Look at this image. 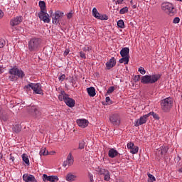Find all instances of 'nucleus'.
I'll return each instance as SVG.
<instances>
[{"instance_id":"16","label":"nucleus","mask_w":182,"mask_h":182,"mask_svg":"<svg viewBox=\"0 0 182 182\" xmlns=\"http://www.w3.org/2000/svg\"><path fill=\"white\" fill-rule=\"evenodd\" d=\"M77 124H78L79 127H82V129H85V127H87L89 124V121L86 119H77Z\"/></svg>"},{"instance_id":"11","label":"nucleus","mask_w":182,"mask_h":182,"mask_svg":"<svg viewBox=\"0 0 182 182\" xmlns=\"http://www.w3.org/2000/svg\"><path fill=\"white\" fill-rule=\"evenodd\" d=\"M43 181L44 182H56L59 181V178L56 176H48L46 174L43 175Z\"/></svg>"},{"instance_id":"34","label":"nucleus","mask_w":182,"mask_h":182,"mask_svg":"<svg viewBox=\"0 0 182 182\" xmlns=\"http://www.w3.org/2000/svg\"><path fill=\"white\" fill-rule=\"evenodd\" d=\"M117 26L123 29L124 28V21L123 20H119L117 21Z\"/></svg>"},{"instance_id":"18","label":"nucleus","mask_w":182,"mask_h":182,"mask_svg":"<svg viewBox=\"0 0 182 182\" xmlns=\"http://www.w3.org/2000/svg\"><path fill=\"white\" fill-rule=\"evenodd\" d=\"M116 66V59L112 58L108 62L106 63V67L107 69H112V68Z\"/></svg>"},{"instance_id":"20","label":"nucleus","mask_w":182,"mask_h":182,"mask_svg":"<svg viewBox=\"0 0 182 182\" xmlns=\"http://www.w3.org/2000/svg\"><path fill=\"white\" fill-rule=\"evenodd\" d=\"M129 52H130V50L129 49V48H124L121 50L120 55L122 57L129 58Z\"/></svg>"},{"instance_id":"10","label":"nucleus","mask_w":182,"mask_h":182,"mask_svg":"<svg viewBox=\"0 0 182 182\" xmlns=\"http://www.w3.org/2000/svg\"><path fill=\"white\" fill-rule=\"evenodd\" d=\"M109 122L114 126H119L120 124V117L118 114H112L109 117Z\"/></svg>"},{"instance_id":"5","label":"nucleus","mask_w":182,"mask_h":182,"mask_svg":"<svg viewBox=\"0 0 182 182\" xmlns=\"http://www.w3.org/2000/svg\"><path fill=\"white\" fill-rule=\"evenodd\" d=\"M162 11L169 14H174V6L170 2H164L161 4Z\"/></svg>"},{"instance_id":"30","label":"nucleus","mask_w":182,"mask_h":182,"mask_svg":"<svg viewBox=\"0 0 182 182\" xmlns=\"http://www.w3.org/2000/svg\"><path fill=\"white\" fill-rule=\"evenodd\" d=\"M128 12H129V8L127 6H125V7L122 8L119 11L120 15H124V14H127Z\"/></svg>"},{"instance_id":"49","label":"nucleus","mask_w":182,"mask_h":182,"mask_svg":"<svg viewBox=\"0 0 182 182\" xmlns=\"http://www.w3.org/2000/svg\"><path fill=\"white\" fill-rule=\"evenodd\" d=\"M89 49H90V48L89 46H85V47H84L83 50H85L86 52V51L89 50Z\"/></svg>"},{"instance_id":"53","label":"nucleus","mask_w":182,"mask_h":182,"mask_svg":"<svg viewBox=\"0 0 182 182\" xmlns=\"http://www.w3.org/2000/svg\"><path fill=\"white\" fill-rule=\"evenodd\" d=\"M4 16V12H2V10H0V18H2Z\"/></svg>"},{"instance_id":"3","label":"nucleus","mask_w":182,"mask_h":182,"mask_svg":"<svg viewBox=\"0 0 182 182\" xmlns=\"http://www.w3.org/2000/svg\"><path fill=\"white\" fill-rule=\"evenodd\" d=\"M25 87L26 89H29L31 87L36 95H43V90H42V85L41 83H29L26 85Z\"/></svg>"},{"instance_id":"58","label":"nucleus","mask_w":182,"mask_h":182,"mask_svg":"<svg viewBox=\"0 0 182 182\" xmlns=\"http://www.w3.org/2000/svg\"><path fill=\"white\" fill-rule=\"evenodd\" d=\"M154 181H149L148 182H153Z\"/></svg>"},{"instance_id":"26","label":"nucleus","mask_w":182,"mask_h":182,"mask_svg":"<svg viewBox=\"0 0 182 182\" xmlns=\"http://www.w3.org/2000/svg\"><path fill=\"white\" fill-rule=\"evenodd\" d=\"M105 181H109L110 180V173L109 171L104 170L102 173Z\"/></svg>"},{"instance_id":"29","label":"nucleus","mask_w":182,"mask_h":182,"mask_svg":"<svg viewBox=\"0 0 182 182\" xmlns=\"http://www.w3.org/2000/svg\"><path fill=\"white\" fill-rule=\"evenodd\" d=\"M129 57H122L119 59V63H124V65H127V63H129Z\"/></svg>"},{"instance_id":"15","label":"nucleus","mask_w":182,"mask_h":182,"mask_svg":"<svg viewBox=\"0 0 182 182\" xmlns=\"http://www.w3.org/2000/svg\"><path fill=\"white\" fill-rule=\"evenodd\" d=\"M21 22H22V16H16L11 20L10 25L11 26H16V25H19Z\"/></svg>"},{"instance_id":"56","label":"nucleus","mask_w":182,"mask_h":182,"mask_svg":"<svg viewBox=\"0 0 182 182\" xmlns=\"http://www.w3.org/2000/svg\"><path fill=\"white\" fill-rule=\"evenodd\" d=\"M176 1H178L179 2H182V0H176Z\"/></svg>"},{"instance_id":"17","label":"nucleus","mask_w":182,"mask_h":182,"mask_svg":"<svg viewBox=\"0 0 182 182\" xmlns=\"http://www.w3.org/2000/svg\"><path fill=\"white\" fill-rule=\"evenodd\" d=\"M65 105H67V106H68V107H75V100L69 97V95L67 97V99H65V100L64 101Z\"/></svg>"},{"instance_id":"54","label":"nucleus","mask_w":182,"mask_h":182,"mask_svg":"<svg viewBox=\"0 0 182 182\" xmlns=\"http://www.w3.org/2000/svg\"><path fill=\"white\" fill-rule=\"evenodd\" d=\"M4 73V68L0 66V74Z\"/></svg>"},{"instance_id":"45","label":"nucleus","mask_w":182,"mask_h":182,"mask_svg":"<svg viewBox=\"0 0 182 182\" xmlns=\"http://www.w3.org/2000/svg\"><path fill=\"white\" fill-rule=\"evenodd\" d=\"M80 58H82L83 59H86V54H85L83 52L80 53Z\"/></svg>"},{"instance_id":"7","label":"nucleus","mask_w":182,"mask_h":182,"mask_svg":"<svg viewBox=\"0 0 182 182\" xmlns=\"http://www.w3.org/2000/svg\"><path fill=\"white\" fill-rule=\"evenodd\" d=\"M63 15H65V13L60 11H55L52 16L53 23L58 25V23H59V21H60V18H63Z\"/></svg>"},{"instance_id":"40","label":"nucleus","mask_w":182,"mask_h":182,"mask_svg":"<svg viewBox=\"0 0 182 182\" xmlns=\"http://www.w3.org/2000/svg\"><path fill=\"white\" fill-rule=\"evenodd\" d=\"M113 92H114V87H110L107 90V95H110V93H113Z\"/></svg>"},{"instance_id":"12","label":"nucleus","mask_w":182,"mask_h":182,"mask_svg":"<svg viewBox=\"0 0 182 182\" xmlns=\"http://www.w3.org/2000/svg\"><path fill=\"white\" fill-rule=\"evenodd\" d=\"M75 160L73 159V156H72V153H70L66 159V161L63 162V167H68L70 166H73Z\"/></svg>"},{"instance_id":"31","label":"nucleus","mask_w":182,"mask_h":182,"mask_svg":"<svg viewBox=\"0 0 182 182\" xmlns=\"http://www.w3.org/2000/svg\"><path fill=\"white\" fill-rule=\"evenodd\" d=\"M130 153H132V154H137V153H139V146H134L132 148L130 149Z\"/></svg>"},{"instance_id":"48","label":"nucleus","mask_w":182,"mask_h":182,"mask_svg":"<svg viewBox=\"0 0 182 182\" xmlns=\"http://www.w3.org/2000/svg\"><path fill=\"white\" fill-rule=\"evenodd\" d=\"M123 1H124V0H117V1H116V5H117V4H123Z\"/></svg>"},{"instance_id":"23","label":"nucleus","mask_w":182,"mask_h":182,"mask_svg":"<svg viewBox=\"0 0 182 182\" xmlns=\"http://www.w3.org/2000/svg\"><path fill=\"white\" fill-rule=\"evenodd\" d=\"M65 179L67 181H70V182L75 181V180H76V175H74L72 173H69L65 176Z\"/></svg>"},{"instance_id":"55","label":"nucleus","mask_w":182,"mask_h":182,"mask_svg":"<svg viewBox=\"0 0 182 182\" xmlns=\"http://www.w3.org/2000/svg\"><path fill=\"white\" fill-rule=\"evenodd\" d=\"M49 14H50V15L52 16V14H53V11L50 10V11H49Z\"/></svg>"},{"instance_id":"14","label":"nucleus","mask_w":182,"mask_h":182,"mask_svg":"<svg viewBox=\"0 0 182 182\" xmlns=\"http://www.w3.org/2000/svg\"><path fill=\"white\" fill-rule=\"evenodd\" d=\"M23 180L25 182H38L33 175L25 173L23 175Z\"/></svg>"},{"instance_id":"22","label":"nucleus","mask_w":182,"mask_h":182,"mask_svg":"<svg viewBox=\"0 0 182 182\" xmlns=\"http://www.w3.org/2000/svg\"><path fill=\"white\" fill-rule=\"evenodd\" d=\"M87 92L91 97H95V96H96V90L93 87L87 88Z\"/></svg>"},{"instance_id":"36","label":"nucleus","mask_w":182,"mask_h":182,"mask_svg":"<svg viewBox=\"0 0 182 182\" xmlns=\"http://www.w3.org/2000/svg\"><path fill=\"white\" fill-rule=\"evenodd\" d=\"M138 72H139L141 75H146V70H144V68L143 67H139L138 68Z\"/></svg>"},{"instance_id":"25","label":"nucleus","mask_w":182,"mask_h":182,"mask_svg":"<svg viewBox=\"0 0 182 182\" xmlns=\"http://www.w3.org/2000/svg\"><path fill=\"white\" fill-rule=\"evenodd\" d=\"M167 151H168V148H167L166 146H162L159 149L158 154L159 156H163L164 154H166Z\"/></svg>"},{"instance_id":"38","label":"nucleus","mask_w":182,"mask_h":182,"mask_svg":"<svg viewBox=\"0 0 182 182\" xmlns=\"http://www.w3.org/2000/svg\"><path fill=\"white\" fill-rule=\"evenodd\" d=\"M148 177L149 178V181H156V177H154L151 173H148Z\"/></svg>"},{"instance_id":"19","label":"nucleus","mask_w":182,"mask_h":182,"mask_svg":"<svg viewBox=\"0 0 182 182\" xmlns=\"http://www.w3.org/2000/svg\"><path fill=\"white\" fill-rule=\"evenodd\" d=\"M108 156L111 159H114L117 156H119V152L114 149H110L108 152Z\"/></svg>"},{"instance_id":"28","label":"nucleus","mask_w":182,"mask_h":182,"mask_svg":"<svg viewBox=\"0 0 182 182\" xmlns=\"http://www.w3.org/2000/svg\"><path fill=\"white\" fill-rule=\"evenodd\" d=\"M21 157H22L23 161H24V163H26V164L27 166H29L30 162H29V158H28V154H23L21 155Z\"/></svg>"},{"instance_id":"59","label":"nucleus","mask_w":182,"mask_h":182,"mask_svg":"<svg viewBox=\"0 0 182 182\" xmlns=\"http://www.w3.org/2000/svg\"><path fill=\"white\" fill-rule=\"evenodd\" d=\"M10 80H13L12 78H11V77H10Z\"/></svg>"},{"instance_id":"33","label":"nucleus","mask_w":182,"mask_h":182,"mask_svg":"<svg viewBox=\"0 0 182 182\" xmlns=\"http://www.w3.org/2000/svg\"><path fill=\"white\" fill-rule=\"evenodd\" d=\"M48 151H46V148H43L40 151V156H48Z\"/></svg>"},{"instance_id":"51","label":"nucleus","mask_w":182,"mask_h":182,"mask_svg":"<svg viewBox=\"0 0 182 182\" xmlns=\"http://www.w3.org/2000/svg\"><path fill=\"white\" fill-rule=\"evenodd\" d=\"M106 102H107V103H109V102H110V97H106Z\"/></svg>"},{"instance_id":"9","label":"nucleus","mask_w":182,"mask_h":182,"mask_svg":"<svg viewBox=\"0 0 182 182\" xmlns=\"http://www.w3.org/2000/svg\"><path fill=\"white\" fill-rule=\"evenodd\" d=\"M92 15L97 19H100L101 21H107L108 19L107 16L100 14L95 7L92 9Z\"/></svg>"},{"instance_id":"32","label":"nucleus","mask_w":182,"mask_h":182,"mask_svg":"<svg viewBox=\"0 0 182 182\" xmlns=\"http://www.w3.org/2000/svg\"><path fill=\"white\" fill-rule=\"evenodd\" d=\"M146 115H148V117L149 116H153L154 119H156V120H159V115L156 113H154V112H149L148 114H146Z\"/></svg>"},{"instance_id":"1","label":"nucleus","mask_w":182,"mask_h":182,"mask_svg":"<svg viewBox=\"0 0 182 182\" xmlns=\"http://www.w3.org/2000/svg\"><path fill=\"white\" fill-rule=\"evenodd\" d=\"M161 77V75L160 74L146 75L141 77V83L144 85H153V83H156Z\"/></svg>"},{"instance_id":"6","label":"nucleus","mask_w":182,"mask_h":182,"mask_svg":"<svg viewBox=\"0 0 182 182\" xmlns=\"http://www.w3.org/2000/svg\"><path fill=\"white\" fill-rule=\"evenodd\" d=\"M9 73L10 75L18 76L21 79H23V77H25V73H23V71H22L21 69L16 67H14L13 68L10 69Z\"/></svg>"},{"instance_id":"39","label":"nucleus","mask_w":182,"mask_h":182,"mask_svg":"<svg viewBox=\"0 0 182 182\" xmlns=\"http://www.w3.org/2000/svg\"><path fill=\"white\" fill-rule=\"evenodd\" d=\"M6 44V43L5 40L1 38L0 39V48H4V46H5Z\"/></svg>"},{"instance_id":"27","label":"nucleus","mask_w":182,"mask_h":182,"mask_svg":"<svg viewBox=\"0 0 182 182\" xmlns=\"http://www.w3.org/2000/svg\"><path fill=\"white\" fill-rule=\"evenodd\" d=\"M39 6L41 8L40 12H46V4L45 3V1H39Z\"/></svg>"},{"instance_id":"42","label":"nucleus","mask_w":182,"mask_h":182,"mask_svg":"<svg viewBox=\"0 0 182 182\" xmlns=\"http://www.w3.org/2000/svg\"><path fill=\"white\" fill-rule=\"evenodd\" d=\"M141 77V75H135L134 78V82H139L140 80Z\"/></svg>"},{"instance_id":"13","label":"nucleus","mask_w":182,"mask_h":182,"mask_svg":"<svg viewBox=\"0 0 182 182\" xmlns=\"http://www.w3.org/2000/svg\"><path fill=\"white\" fill-rule=\"evenodd\" d=\"M147 117H149L147 114L141 117L140 119L135 121L134 126H136V127H138V126H141V124H144V123L147 122Z\"/></svg>"},{"instance_id":"24","label":"nucleus","mask_w":182,"mask_h":182,"mask_svg":"<svg viewBox=\"0 0 182 182\" xmlns=\"http://www.w3.org/2000/svg\"><path fill=\"white\" fill-rule=\"evenodd\" d=\"M68 95L65 92V91H61L60 94L58 95V99L60 102L66 100L68 97Z\"/></svg>"},{"instance_id":"4","label":"nucleus","mask_w":182,"mask_h":182,"mask_svg":"<svg viewBox=\"0 0 182 182\" xmlns=\"http://www.w3.org/2000/svg\"><path fill=\"white\" fill-rule=\"evenodd\" d=\"M161 106L164 112H168L171 107H173V100L171 97H167L163 100L161 102Z\"/></svg>"},{"instance_id":"2","label":"nucleus","mask_w":182,"mask_h":182,"mask_svg":"<svg viewBox=\"0 0 182 182\" xmlns=\"http://www.w3.org/2000/svg\"><path fill=\"white\" fill-rule=\"evenodd\" d=\"M28 45L30 52H36L39 46H41V39L36 38H31L28 41Z\"/></svg>"},{"instance_id":"57","label":"nucleus","mask_w":182,"mask_h":182,"mask_svg":"<svg viewBox=\"0 0 182 182\" xmlns=\"http://www.w3.org/2000/svg\"><path fill=\"white\" fill-rule=\"evenodd\" d=\"M134 9H136V6H133Z\"/></svg>"},{"instance_id":"46","label":"nucleus","mask_w":182,"mask_h":182,"mask_svg":"<svg viewBox=\"0 0 182 182\" xmlns=\"http://www.w3.org/2000/svg\"><path fill=\"white\" fill-rule=\"evenodd\" d=\"M180 22V18L176 17L173 19V23H178Z\"/></svg>"},{"instance_id":"47","label":"nucleus","mask_w":182,"mask_h":182,"mask_svg":"<svg viewBox=\"0 0 182 182\" xmlns=\"http://www.w3.org/2000/svg\"><path fill=\"white\" fill-rule=\"evenodd\" d=\"M69 49H66L64 52V56H68V55H69Z\"/></svg>"},{"instance_id":"43","label":"nucleus","mask_w":182,"mask_h":182,"mask_svg":"<svg viewBox=\"0 0 182 182\" xmlns=\"http://www.w3.org/2000/svg\"><path fill=\"white\" fill-rule=\"evenodd\" d=\"M59 80H60L61 82H63L64 79H66V75H65V74L61 75L59 77H58Z\"/></svg>"},{"instance_id":"35","label":"nucleus","mask_w":182,"mask_h":182,"mask_svg":"<svg viewBox=\"0 0 182 182\" xmlns=\"http://www.w3.org/2000/svg\"><path fill=\"white\" fill-rule=\"evenodd\" d=\"M13 130L15 133H19V132H21V127L19 125H16L14 127Z\"/></svg>"},{"instance_id":"44","label":"nucleus","mask_w":182,"mask_h":182,"mask_svg":"<svg viewBox=\"0 0 182 182\" xmlns=\"http://www.w3.org/2000/svg\"><path fill=\"white\" fill-rule=\"evenodd\" d=\"M72 16H73V12L70 11L67 14V18L68 19H70V18H72Z\"/></svg>"},{"instance_id":"50","label":"nucleus","mask_w":182,"mask_h":182,"mask_svg":"<svg viewBox=\"0 0 182 182\" xmlns=\"http://www.w3.org/2000/svg\"><path fill=\"white\" fill-rule=\"evenodd\" d=\"M89 176H90V182H93V175L90 174Z\"/></svg>"},{"instance_id":"8","label":"nucleus","mask_w":182,"mask_h":182,"mask_svg":"<svg viewBox=\"0 0 182 182\" xmlns=\"http://www.w3.org/2000/svg\"><path fill=\"white\" fill-rule=\"evenodd\" d=\"M38 16L40 21H43L44 23H49V22H50V18L46 11H40L38 14Z\"/></svg>"},{"instance_id":"37","label":"nucleus","mask_w":182,"mask_h":182,"mask_svg":"<svg viewBox=\"0 0 182 182\" xmlns=\"http://www.w3.org/2000/svg\"><path fill=\"white\" fill-rule=\"evenodd\" d=\"M80 150H82V149H85V141L82 140L79 143V147Z\"/></svg>"},{"instance_id":"41","label":"nucleus","mask_w":182,"mask_h":182,"mask_svg":"<svg viewBox=\"0 0 182 182\" xmlns=\"http://www.w3.org/2000/svg\"><path fill=\"white\" fill-rule=\"evenodd\" d=\"M134 146V144L133 142H129L127 144V149H129L131 150Z\"/></svg>"},{"instance_id":"52","label":"nucleus","mask_w":182,"mask_h":182,"mask_svg":"<svg viewBox=\"0 0 182 182\" xmlns=\"http://www.w3.org/2000/svg\"><path fill=\"white\" fill-rule=\"evenodd\" d=\"M10 160H11V161H15V157H14L13 156H11Z\"/></svg>"},{"instance_id":"21","label":"nucleus","mask_w":182,"mask_h":182,"mask_svg":"<svg viewBox=\"0 0 182 182\" xmlns=\"http://www.w3.org/2000/svg\"><path fill=\"white\" fill-rule=\"evenodd\" d=\"M28 112L29 113L33 114V116H37V114H39V111L38 110V108H36V107L35 106L30 107L28 108Z\"/></svg>"}]
</instances>
